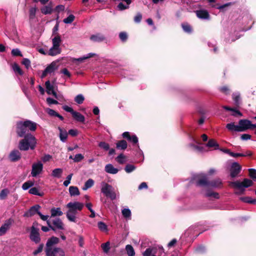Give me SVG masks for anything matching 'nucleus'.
Masks as SVG:
<instances>
[{"mask_svg":"<svg viewBox=\"0 0 256 256\" xmlns=\"http://www.w3.org/2000/svg\"><path fill=\"white\" fill-rule=\"evenodd\" d=\"M37 128V124L30 120L18 121L16 124V132L19 137L24 136L27 132H34Z\"/></svg>","mask_w":256,"mask_h":256,"instance_id":"f257e3e1","label":"nucleus"},{"mask_svg":"<svg viewBox=\"0 0 256 256\" xmlns=\"http://www.w3.org/2000/svg\"><path fill=\"white\" fill-rule=\"evenodd\" d=\"M21 140L18 144V148L20 150L26 151L30 148L34 150L36 146V141L35 137L31 134H27Z\"/></svg>","mask_w":256,"mask_h":256,"instance_id":"f03ea898","label":"nucleus"},{"mask_svg":"<svg viewBox=\"0 0 256 256\" xmlns=\"http://www.w3.org/2000/svg\"><path fill=\"white\" fill-rule=\"evenodd\" d=\"M84 206L82 203L78 202L68 203L66 204V207L68 208L66 214L67 218L70 222H76V215L78 211H81L82 210Z\"/></svg>","mask_w":256,"mask_h":256,"instance_id":"7ed1b4c3","label":"nucleus"},{"mask_svg":"<svg viewBox=\"0 0 256 256\" xmlns=\"http://www.w3.org/2000/svg\"><path fill=\"white\" fill-rule=\"evenodd\" d=\"M239 126L235 125L234 122L228 123L226 128L230 132H244L250 128V120L246 119L240 120L238 122Z\"/></svg>","mask_w":256,"mask_h":256,"instance_id":"20e7f679","label":"nucleus"},{"mask_svg":"<svg viewBox=\"0 0 256 256\" xmlns=\"http://www.w3.org/2000/svg\"><path fill=\"white\" fill-rule=\"evenodd\" d=\"M101 192L107 198H110L112 200H114L116 198V194L114 191V188L108 183L102 182Z\"/></svg>","mask_w":256,"mask_h":256,"instance_id":"39448f33","label":"nucleus"},{"mask_svg":"<svg viewBox=\"0 0 256 256\" xmlns=\"http://www.w3.org/2000/svg\"><path fill=\"white\" fill-rule=\"evenodd\" d=\"M192 180L198 186H208L209 180L206 175L204 174L194 175Z\"/></svg>","mask_w":256,"mask_h":256,"instance_id":"423d86ee","label":"nucleus"},{"mask_svg":"<svg viewBox=\"0 0 256 256\" xmlns=\"http://www.w3.org/2000/svg\"><path fill=\"white\" fill-rule=\"evenodd\" d=\"M252 184L253 182L252 180L248 178H244L242 182L238 180L231 182H230L229 185L234 188H241L242 186L245 188L252 186Z\"/></svg>","mask_w":256,"mask_h":256,"instance_id":"0eeeda50","label":"nucleus"},{"mask_svg":"<svg viewBox=\"0 0 256 256\" xmlns=\"http://www.w3.org/2000/svg\"><path fill=\"white\" fill-rule=\"evenodd\" d=\"M46 256H65L64 250L60 248H54L53 249L46 250Z\"/></svg>","mask_w":256,"mask_h":256,"instance_id":"6e6552de","label":"nucleus"},{"mask_svg":"<svg viewBox=\"0 0 256 256\" xmlns=\"http://www.w3.org/2000/svg\"><path fill=\"white\" fill-rule=\"evenodd\" d=\"M43 164L41 162L39 161L36 163H34L32 165V170L31 172V175L36 177L40 174L42 171Z\"/></svg>","mask_w":256,"mask_h":256,"instance_id":"1a4fd4ad","label":"nucleus"},{"mask_svg":"<svg viewBox=\"0 0 256 256\" xmlns=\"http://www.w3.org/2000/svg\"><path fill=\"white\" fill-rule=\"evenodd\" d=\"M242 170L241 166L237 162H234L232 164L230 169V176L232 178L236 177Z\"/></svg>","mask_w":256,"mask_h":256,"instance_id":"9d476101","label":"nucleus"},{"mask_svg":"<svg viewBox=\"0 0 256 256\" xmlns=\"http://www.w3.org/2000/svg\"><path fill=\"white\" fill-rule=\"evenodd\" d=\"M30 238L31 240L34 242L36 244L39 243L41 239L38 232V229L32 226L31 228Z\"/></svg>","mask_w":256,"mask_h":256,"instance_id":"9b49d317","label":"nucleus"},{"mask_svg":"<svg viewBox=\"0 0 256 256\" xmlns=\"http://www.w3.org/2000/svg\"><path fill=\"white\" fill-rule=\"evenodd\" d=\"M14 222V220L11 218L5 221L4 223L0 228V236L4 235L6 232Z\"/></svg>","mask_w":256,"mask_h":256,"instance_id":"f8f14e48","label":"nucleus"},{"mask_svg":"<svg viewBox=\"0 0 256 256\" xmlns=\"http://www.w3.org/2000/svg\"><path fill=\"white\" fill-rule=\"evenodd\" d=\"M40 208V206L38 204H36L30 207L29 210L26 212L24 216L25 217H31L34 216L36 214H38V212H40L39 210Z\"/></svg>","mask_w":256,"mask_h":256,"instance_id":"ddd939ff","label":"nucleus"},{"mask_svg":"<svg viewBox=\"0 0 256 256\" xmlns=\"http://www.w3.org/2000/svg\"><path fill=\"white\" fill-rule=\"evenodd\" d=\"M9 158L12 162H17L21 158V154L17 150H12L10 154Z\"/></svg>","mask_w":256,"mask_h":256,"instance_id":"4468645a","label":"nucleus"},{"mask_svg":"<svg viewBox=\"0 0 256 256\" xmlns=\"http://www.w3.org/2000/svg\"><path fill=\"white\" fill-rule=\"evenodd\" d=\"M60 240L56 236H52L50 238L46 244V250L48 249H52V246L56 244H57L59 242Z\"/></svg>","mask_w":256,"mask_h":256,"instance_id":"2eb2a0df","label":"nucleus"},{"mask_svg":"<svg viewBox=\"0 0 256 256\" xmlns=\"http://www.w3.org/2000/svg\"><path fill=\"white\" fill-rule=\"evenodd\" d=\"M53 4L52 2H50L47 6H45L40 8V11L42 14H51L53 12L54 10L52 8Z\"/></svg>","mask_w":256,"mask_h":256,"instance_id":"dca6fc26","label":"nucleus"},{"mask_svg":"<svg viewBox=\"0 0 256 256\" xmlns=\"http://www.w3.org/2000/svg\"><path fill=\"white\" fill-rule=\"evenodd\" d=\"M196 16L200 19H209L210 14L206 10H200L196 12Z\"/></svg>","mask_w":256,"mask_h":256,"instance_id":"f3484780","label":"nucleus"},{"mask_svg":"<svg viewBox=\"0 0 256 256\" xmlns=\"http://www.w3.org/2000/svg\"><path fill=\"white\" fill-rule=\"evenodd\" d=\"M223 108H224L226 110L232 111L233 113L232 114V116L238 117V116H242V113L238 110L236 108H232L228 106H222Z\"/></svg>","mask_w":256,"mask_h":256,"instance_id":"a211bd4d","label":"nucleus"},{"mask_svg":"<svg viewBox=\"0 0 256 256\" xmlns=\"http://www.w3.org/2000/svg\"><path fill=\"white\" fill-rule=\"evenodd\" d=\"M90 40L94 42H102L106 40L105 36L101 34H92L90 37Z\"/></svg>","mask_w":256,"mask_h":256,"instance_id":"6ab92c4d","label":"nucleus"},{"mask_svg":"<svg viewBox=\"0 0 256 256\" xmlns=\"http://www.w3.org/2000/svg\"><path fill=\"white\" fill-rule=\"evenodd\" d=\"M51 224L54 225V227H56L59 230H62L64 229V224L60 218H56L51 220Z\"/></svg>","mask_w":256,"mask_h":256,"instance_id":"aec40b11","label":"nucleus"},{"mask_svg":"<svg viewBox=\"0 0 256 256\" xmlns=\"http://www.w3.org/2000/svg\"><path fill=\"white\" fill-rule=\"evenodd\" d=\"M72 116L73 118L77 122H80L83 124L84 123L85 118L80 113L74 111V112L73 114H72Z\"/></svg>","mask_w":256,"mask_h":256,"instance_id":"412c9836","label":"nucleus"},{"mask_svg":"<svg viewBox=\"0 0 256 256\" xmlns=\"http://www.w3.org/2000/svg\"><path fill=\"white\" fill-rule=\"evenodd\" d=\"M38 215L40 216V218L43 220H46V224L49 228L54 231H56V228L54 227L51 224V220H48L49 217L48 216H44L40 212H38Z\"/></svg>","mask_w":256,"mask_h":256,"instance_id":"4be33fe9","label":"nucleus"},{"mask_svg":"<svg viewBox=\"0 0 256 256\" xmlns=\"http://www.w3.org/2000/svg\"><path fill=\"white\" fill-rule=\"evenodd\" d=\"M105 171L109 174H116L118 172V170L114 168L112 164H108L105 166Z\"/></svg>","mask_w":256,"mask_h":256,"instance_id":"5701e85b","label":"nucleus"},{"mask_svg":"<svg viewBox=\"0 0 256 256\" xmlns=\"http://www.w3.org/2000/svg\"><path fill=\"white\" fill-rule=\"evenodd\" d=\"M222 185V182L220 178H216L211 181H209L208 186L212 188H218Z\"/></svg>","mask_w":256,"mask_h":256,"instance_id":"b1692460","label":"nucleus"},{"mask_svg":"<svg viewBox=\"0 0 256 256\" xmlns=\"http://www.w3.org/2000/svg\"><path fill=\"white\" fill-rule=\"evenodd\" d=\"M60 52L61 50L60 47L52 46L50 49L48 54L50 56H54L60 54Z\"/></svg>","mask_w":256,"mask_h":256,"instance_id":"393cba45","label":"nucleus"},{"mask_svg":"<svg viewBox=\"0 0 256 256\" xmlns=\"http://www.w3.org/2000/svg\"><path fill=\"white\" fill-rule=\"evenodd\" d=\"M232 4V2H228L222 5H220L219 4H216L212 6V7H214L216 9L220 10L221 12H224V11L226 10V8L230 6Z\"/></svg>","mask_w":256,"mask_h":256,"instance_id":"a878e982","label":"nucleus"},{"mask_svg":"<svg viewBox=\"0 0 256 256\" xmlns=\"http://www.w3.org/2000/svg\"><path fill=\"white\" fill-rule=\"evenodd\" d=\"M206 146L210 148H214V150L219 149V144L214 139H210L206 144Z\"/></svg>","mask_w":256,"mask_h":256,"instance_id":"bb28decb","label":"nucleus"},{"mask_svg":"<svg viewBox=\"0 0 256 256\" xmlns=\"http://www.w3.org/2000/svg\"><path fill=\"white\" fill-rule=\"evenodd\" d=\"M128 147V144L126 140H119L116 144V148L118 149L119 150H126Z\"/></svg>","mask_w":256,"mask_h":256,"instance_id":"cd10ccee","label":"nucleus"},{"mask_svg":"<svg viewBox=\"0 0 256 256\" xmlns=\"http://www.w3.org/2000/svg\"><path fill=\"white\" fill-rule=\"evenodd\" d=\"M51 217H55L56 216H61L63 214V212L61 211L60 208H53L50 210Z\"/></svg>","mask_w":256,"mask_h":256,"instance_id":"c85d7f7f","label":"nucleus"},{"mask_svg":"<svg viewBox=\"0 0 256 256\" xmlns=\"http://www.w3.org/2000/svg\"><path fill=\"white\" fill-rule=\"evenodd\" d=\"M58 130H60V140L63 142H64L66 141L67 138H68V132H67L63 130L60 127L58 128Z\"/></svg>","mask_w":256,"mask_h":256,"instance_id":"c756f323","label":"nucleus"},{"mask_svg":"<svg viewBox=\"0 0 256 256\" xmlns=\"http://www.w3.org/2000/svg\"><path fill=\"white\" fill-rule=\"evenodd\" d=\"M57 69L56 64L55 62H52L45 69V72L50 74Z\"/></svg>","mask_w":256,"mask_h":256,"instance_id":"7c9ffc66","label":"nucleus"},{"mask_svg":"<svg viewBox=\"0 0 256 256\" xmlns=\"http://www.w3.org/2000/svg\"><path fill=\"white\" fill-rule=\"evenodd\" d=\"M69 192L71 196H78L80 194V192L78 188L76 186H70Z\"/></svg>","mask_w":256,"mask_h":256,"instance_id":"2f4dec72","label":"nucleus"},{"mask_svg":"<svg viewBox=\"0 0 256 256\" xmlns=\"http://www.w3.org/2000/svg\"><path fill=\"white\" fill-rule=\"evenodd\" d=\"M240 200L246 203L256 204V199H252L251 197L250 196H244L240 197Z\"/></svg>","mask_w":256,"mask_h":256,"instance_id":"473e14b6","label":"nucleus"},{"mask_svg":"<svg viewBox=\"0 0 256 256\" xmlns=\"http://www.w3.org/2000/svg\"><path fill=\"white\" fill-rule=\"evenodd\" d=\"M12 68L13 70L14 71V72L16 74H17L20 76L23 75L24 72L21 69V68H20V66H19V65L18 64L14 62L13 64Z\"/></svg>","mask_w":256,"mask_h":256,"instance_id":"72a5a7b5","label":"nucleus"},{"mask_svg":"<svg viewBox=\"0 0 256 256\" xmlns=\"http://www.w3.org/2000/svg\"><path fill=\"white\" fill-rule=\"evenodd\" d=\"M182 27L186 33L190 34L192 31V27L187 22H184L182 24Z\"/></svg>","mask_w":256,"mask_h":256,"instance_id":"f704fd0d","label":"nucleus"},{"mask_svg":"<svg viewBox=\"0 0 256 256\" xmlns=\"http://www.w3.org/2000/svg\"><path fill=\"white\" fill-rule=\"evenodd\" d=\"M62 173V170L60 168L54 169L52 173V176L54 178H60Z\"/></svg>","mask_w":256,"mask_h":256,"instance_id":"c9c22d12","label":"nucleus"},{"mask_svg":"<svg viewBox=\"0 0 256 256\" xmlns=\"http://www.w3.org/2000/svg\"><path fill=\"white\" fill-rule=\"evenodd\" d=\"M206 196L208 198H212L214 199H219L220 195L217 192L208 191L206 194Z\"/></svg>","mask_w":256,"mask_h":256,"instance_id":"e433bc0d","label":"nucleus"},{"mask_svg":"<svg viewBox=\"0 0 256 256\" xmlns=\"http://www.w3.org/2000/svg\"><path fill=\"white\" fill-rule=\"evenodd\" d=\"M46 88V92L48 94H51V93L54 91V86L50 84V80H48L45 82Z\"/></svg>","mask_w":256,"mask_h":256,"instance_id":"4c0bfd02","label":"nucleus"},{"mask_svg":"<svg viewBox=\"0 0 256 256\" xmlns=\"http://www.w3.org/2000/svg\"><path fill=\"white\" fill-rule=\"evenodd\" d=\"M28 192L30 194H32L36 196H42L44 194V192H38V190L36 187H34L31 188L30 190Z\"/></svg>","mask_w":256,"mask_h":256,"instance_id":"58836bf2","label":"nucleus"},{"mask_svg":"<svg viewBox=\"0 0 256 256\" xmlns=\"http://www.w3.org/2000/svg\"><path fill=\"white\" fill-rule=\"evenodd\" d=\"M52 46L60 47V43L61 42V38L59 34H58L54 38H52Z\"/></svg>","mask_w":256,"mask_h":256,"instance_id":"ea45409f","label":"nucleus"},{"mask_svg":"<svg viewBox=\"0 0 256 256\" xmlns=\"http://www.w3.org/2000/svg\"><path fill=\"white\" fill-rule=\"evenodd\" d=\"M94 184V181L93 180L90 178L88 179L84 184V187L82 188V190H86L87 189L92 187Z\"/></svg>","mask_w":256,"mask_h":256,"instance_id":"a19ab883","label":"nucleus"},{"mask_svg":"<svg viewBox=\"0 0 256 256\" xmlns=\"http://www.w3.org/2000/svg\"><path fill=\"white\" fill-rule=\"evenodd\" d=\"M126 250L127 254L128 256H134L135 252L133 247L131 245H126Z\"/></svg>","mask_w":256,"mask_h":256,"instance_id":"79ce46f5","label":"nucleus"},{"mask_svg":"<svg viewBox=\"0 0 256 256\" xmlns=\"http://www.w3.org/2000/svg\"><path fill=\"white\" fill-rule=\"evenodd\" d=\"M98 226L102 232H107L108 230L107 225L102 222H99L98 223Z\"/></svg>","mask_w":256,"mask_h":256,"instance_id":"37998d69","label":"nucleus"},{"mask_svg":"<svg viewBox=\"0 0 256 256\" xmlns=\"http://www.w3.org/2000/svg\"><path fill=\"white\" fill-rule=\"evenodd\" d=\"M34 185V182L28 180V181H27V182H24L22 184V188L24 190H27L30 187Z\"/></svg>","mask_w":256,"mask_h":256,"instance_id":"c03bdc74","label":"nucleus"},{"mask_svg":"<svg viewBox=\"0 0 256 256\" xmlns=\"http://www.w3.org/2000/svg\"><path fill=\"white\" fill-rule=\"evenodd\" d=\"M110 242H107L105 243L102 244L101 245V247L104 253L107 254L110 249Z\"/></svg>","mask_w":256,"mask_h":256,"instance_id":"a18cd8bd","label":"nucleus"},{"mask_svg":"<svg viewBox=\"0 0 256 256\" xmlns=\"http://www.w3.org/2000/svg\"><path fill=\"white\" fill-rule=\"evenodd\" d=\"M84 98L81 94H78L74 98V101L78 104H82L84 101Z\"/></svg>","mask_w":256,"mask_h":256,"instance_id":"49530a36","label":"nucleus"},{"mask_svg":"<svg viewBox=\"0 0 256 256\" xmlns=\"http://www.w3.org/2000/svg\"><path fill=\"white\" fill-rule=\"evenodd\" d=\"M136 168V167L134 165L127 164L125 166L124 170L127 173H130L135 170Z\"/></svg>","mask_w":256,"mask_h":256,"instance_id":"de8ad7c7","label":"nucleus"},{"mask_svg":"<svg viewBox=\"0 0 256 256\" xmlns=\"http://www.w3.org/2000/svg\"><path fill=\"white\" fill-rule=\"evenodd\" d=\"M75 19V16L73 14H70L66 18H64L63 22L66 24H70L72 23Z\"/></svg>","mask_w":256,"mask_h":256,"instance_id":"09e8293b","label":"nucleus"},{"mask_svg":"<svg viewBox=\"0 0 256 256\" xmlns=\"http://www.w3.org/2000/svg\"><path fill=\"white\" fill-rule=\"evenodd\" d=\"M9 190L8 189H3L0 192V198L1 200L6 199Z\"/></svg>","mask_w":256,"mask_h":256,"instance_id":"8fccbe9b","label":"nucleus"},{"mask_svg":"<svg viewBox=\"0 0 256 256\" xmlns=\"http://www.w3.org/2000/svg\"><path fill=\"white\" fill-rule=\"evenodd\" d=\"M119 38L122 42H126L128 40V36L126 32H122L119 34Z\"/></svg>","mask_w":256,"mask_h":256,"instance_id":"3c124183","label":"nucleus"},{"mask_svg":"<svg viewBox=\"0 0 256 256\" xmlns=\"http://www.w3.org/2000/svg\"><path fill=\"white\" fill-rule=\"evenodd\" d=\"M122 212V216L126 218H128L131 216V212L128 208H124Z\"/></svg>","mask_w":256,"mask_h":256,"instance_id":"603ef678","label":"nucleus"},{"mask_svg":"<svg viewBox=\"0 0 256 256\" xmlns=\"http://www.w3.org/2000/svg\"><path fill=\"white\" fill-rule=\"evenodd\" d=\"M98 146L104 149L105 150H108L110 149V145L104 142H101L98 144Z\"/></svg>","mask_w":256,"mask_h":256,"instance_id":"864d4df0","label":"nucleus"},{"mask_svg":"<svg viewBox=\"0 0 256 256\" xmlns=\"http://www.w3.org/2000/svg\"><path fill=\"white\" fill-rule=\"evenodd\" d=\"M195 252L198 254H202L206 252V248L203 246H200L196 248Z\"/></svg>","mask_w":256,"mask_h":256,"instance_id":"5fc2aeb1","label":"nucleus"},{"mask_svg":"<svg viewBox=\"0 0 256 256\" xmlns=\"http://www.w3.org/2000/svg\"><path fill=\"white\" fill-rule=\"evenodd\" d=\"M12 54L14 56H22L21 52L18 48H14L12 50Z\"/></svg>","mask_w":256,"mask_h":256,"instance_id":"6e6d98bb","label":"nucleus"},{"mask_svg":"<svg viewBox=\"0 0 256 256\" xmlns=\"http://www.w3.org/2000/svg\"><path fill=\"white\" fill-rule=\"evenodd\" d=\"M125 158V156L122 154H120L118 156L116 160L120 164H124L125 162L124 160Z\"/></svg>","mask_w":256,"mask_h":256,"instance_id":"4d7b16f0","label":"nucleus"},{"mask_svg":"<svg viewBox=\"0 0 256 256\" xmlns=\"http://www.w3.org/2000/svg\"><path fill=\"white\" fill-rule=\"evenodd\" d=\"M249 176L254 180H256V170L254 168L248 169Z\"/></svg>","mask_w":256,"mask_h":256,"instance_id":"13d9d810","label":"nucleus"},{"mask_svg":"<svg viewBox=\"0 0 256 256\" xmlns=\"http://www.w3.org/2000/svg\"><path fill=\"white\" fill-rule=\"evenodd\" d=\"M22 64H24L27 69L30 66V61L27 58H23Z\"/></svg>","mask_w":256,"mask_h":256,"instance_id":"bf43d9fd","label":"nucleus"},{"mask_svg":"<svg viewBox=\"0 0 256 256\" xmlns=\"http://www.w3.org/2000/svg\"><path fill=\"white\" fill-rule=\"evenodd\" d=\"M84 158V156L80 154H76L74 158V160L76 162H78L82 160Z\"/></svg>","mask_w":256,"mask_h":256,"instance_id":"052dcab7","label":"nucleus"},{"mask_svg":"<svg viewBox=\"0 0 256 256\" xmlns=\"http://www.w3.org/2000/svg\"><path fill=\"white\" fill-rule=\"evenodd\" d=\"M142 20V14L140 12H138L134 17V22L136 23H140Z\"/></svg>","mask_w":256,"mask_h":256,"instance_id":"680f3d73","label":"nucleus"},{"mask_svg":"<svg viewBox=\"0 0 256 256\" xmlns=\"http://www.w3.org/2000/svg\"><path fill=\"white\" fill-rule=\"evenodd\" d=\"M44 245L43 244H40L39 245L38 249L35 250L34 251L33 254L34 256H36L39 253L41 252L42 251V250H43V248H44Z\"/></svg>","mask_w":256,"mask_h":256,"instance_id":"e2e57ef3","label":"nucleus"},{"mask_svg":"<svg viewBox=\"0 0 256 256\" xmlns=\"http://www.w3.org/2000/svg\"><path fill=\"white\" fill-rule=\"evenodd\" d=\"M219 90L220 92H222V93H223L225 94H229L230 90L227 86H222V87L220 88Z\"/></svg>","mask_w":256,"mask_h":256,"instance_id":"0e129e2a","label":"nucleus"},{"mask_svg":"<svg viewBox=\"0 0 256 256\" xmlns=\"http://www.w3.org/2000/svg\"><path fill=\"white\" fill-rule=\"evenodd\" d=\"M46 112L50 116H56L57 114H58V112H56L55 110H52L51 108H48L46 110Z\"/></svg>","mask_w":256,"mask_h":256,"instance_id":"69168bd1","label":"nucleus"},{"mask_svg":"<svg viewBox=\"0 0 256 256\" xmlns=\"http://www.w3.org/2000/svg\"><path fill=\"white\" fill-rule=\"evenodd\" d=\"M64 6L60 4L57 6L54 10L56 12L58 13H59L60 12L64 11Z\"/></svg>","mask_w":256,"mask_h":256,"instance_id":"338daca9","label":"nucleus"},{"mask_svg":"<svg viewBox=\"0 0 256 256\" xmlns=\"http://www.w3.org/2000/svg\"><path fill=\"white\" fill-rule=\"evenodd\" d=\"M118 8L120 10H123L126 9H128L129 8L128 5L127 4V6L124 5L122 2H120L118 5Z\"/></svg>","mask_w":256,"mask_h":256,"instance_id":"774afa93","label":"nucleus"}]
</instances>
